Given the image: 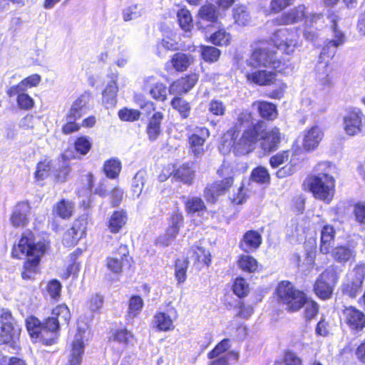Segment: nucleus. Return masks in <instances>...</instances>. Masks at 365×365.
<instances>
[{
	"instance_id": "nucleus-1",
	"label": "nucleus",
	"mask_w": 365,
	"mask_h": 365,
	"mask_svg": "<svg viewBox=\"0 0 365 365\" xmlns=\"http://www.w3.org/2000/svg\"><path fill=\"white\" fill-rule=\"evenodd\" d=\"M48 249V243L44 240H37L30 231L23 233L19 243L12 250L14 257L21 259L26 257L24 270L21 273L23 279H33L36 272L40 258Z\"/></svg>"
},
{
	"instance_id": "nucleus-2",
	"label": "nucleus",
	"mask_w": 365,
	"mask_h": 365,
	"mask_svg": "<svg viewBox=\"0 0 365 365\" xmlns=\"http://www.w3.org/2000/svg\"><path fill=\"white\" fill-rule=\"evenodd\" d=\"M259 135L258 124L246 129L242 134L236 130L227 131L222 137L220 149L224 154L232 149L236 155H247L254 150Z\"/></svg>"
},
{
	"instance_id": "nucleus-3",
	"label": "nucleus",
	"mask_w": 365,
	"mask_h": 365,
	"mask_svg": "<svg viewBox=\"0 0 365 365\" xmlns=\"http://www.w3.org/2000/svg\"><path fill=\"white\" fill-rule=\"evenodd\" d=\"M276 294L279 302L284 305L289 312L299 311L305 303V294L297 289L288 281H282L278 284Z\"/></svg>"
},
{
	"instance_id": "nucleus-4",
	"label": "nucleus",
	"mask_w": 365,
	"mask_h": 365,
	"mask_svg": "<svg viewBox=\"0 0 365 365\" xmlns=\"http://www.w3.org/2000/svg\"><path fill=\"white\" fill-rule=\"evenodd\" d=\"M312 176L309 179V190L316 199L329 203L334 195L335 180L329 177Z\"/></svg>"
},
{
	"instance_id": "nucleus-5",
	"label": "nucleus",
	"mask_w": 365,
	"mask_h": 365,
	"mask_svg": "<svg viewBox=\"0 0 365 365\" xmlns=\"http://www.w3.org/2000/svg\"><path fill=\"white\" fill-rule=\"evenodd\" d=\"M299 38L298 29H281L274 34L273 41L276 48L287 54H290L296 48L301 46Z\"/></svg>"
},
{
	"instance_id": "nucleus-6",
	"label": "nucleus",
	"mask_w": 365,
	"mask_h": 365,
	"mask_svg": "<svg viewBox=\"0 0 365 365\" xmlns=\"http://www.w3.org/2000/svg\"><path fill=\"white\" fill-rule=\"evenodd\" d=\"M250 64L253 66H272L281 71L280 64L276 56V51L270 46H260L254 50L250 59Z\"/></svg>"
},
{
	"instance_id": "nucleus-7",
	"label": "nucleus",
	"mask_w": 365,
	"mask_h": 365,
	"mask_svg": "<svg viewBox=\"0 0 365 365\" xmlns=\"http://www.w3.org/2000/svg\"><path fill=\"white\" fill-rule=\"evenodd\" d=\"M329 19L332 23L331 27L334 33V38L329 41L323 47L320 53V58H324L325 56L327 58H332L336 53V48L345 42V36L344 33L337 28L338 17L334 14H331L329 16Z\"/></svg>"
},
{
	"instance_id": "nucleus-8",
	"label": "nucleus",
	"mask_w": 365,
	"mask_h": 365,
	"mask_svg": "<svg viewBox=\"0 0 365 365\" xmlns=\"http://www.w3.org/2000/svg\"><path fill=\"white\" fill-rule=\"evenodd\" d=\"M128 253V247L121 245L110 257L107 258V267L113 273H120L123 267L129 264Z\"/></svg>"
},
{
	"instance_id": "nucleus-9",
	"label": "nucleus",
	"mask_w": 365,
	"mask_h": 365,
	"mask_svg": "<svg viewBox=\"0 0 365 365\" xmlns=\"http://www.w3.org/2000/svg\"><path fill=\"white\" fill-rule=\"evenodd\" d=\"M363 113L359 108L347 110L344 117V128L349 135H355L361 131Z\"/></svg>"
},
{
	"instance_id": "nucleus-10",
	"label": "nucleus",
	"mask_w": 365,
	"mask_h": 365,
	"mask_svg": "<svg viewBox=\"0 0 365 365\" xmlns=\"http://www.w3.org/2000/svg\"><path fill=\"white\" fill-rule=\"evenodd\" d=\"M143 89L157 101H165L167 98L166 86L154 76H148L144 79Z\"/></svg>"
},
{
	"instance_id": "nucleus-11",
	"label": "nucleus",
	"mask_w": 365,
	"mask_h": 365,
	"mask_svg": "<svg viewBox=\"0 0 365 365\" xmlns=\"http://www.w3.org/2000/svg\"><path fill=\"white\" fill-rule=\"evenodd\" d=\"M260 147L267 153L277 150L281 142V133L279 129L274 127L262 132L260 138Z\"/></svg>"
},
{
	"instance_id": "nucleus-12",
	"label": "nucleus",
	"mask_w": 365,
	"mask_h": 365,
	"mask_svg": "<svg viewBox=\"0 0 365 365\" xmlns=\"http://www.w3.org/2000/svg\"><path fill=\"white\" fill-rule=\"evenodd\" d=\"M86 230V222L84 219L75 220L72 227L64 234L63 238V243L68 247L75 245L85 235Z\"/></svg>"
},
{
	"instance_id": "nucleus-13",
	"label": "nucleus",
	"mask_w": 365,
	"mask_h": 365,
	"mask_svg": "<svg viewBox=\"0 0 365 365\" xmlns=\"http://www.w3.org/2000/svg\"><path fill=\"white\" fill-rule=\"evenodd\" d=\"M90 94L84 93L78 96L71 104L68 111V118L71 120H77L85 115L89 110Z\"/></svg>"
},
{
	"instance_id": "nucleus-14",
	"label": "nucleus",
	"mask_w": 365,
	"mask_h": 365,
	"mask_svg": "<svg viewBox=\"0 0 365 365\" xmlns=\"http://www.w3.org/2000/svg\"><path fill=\"white\" fill-rule=\"evenodd\" d=\"M200 133H193L189 137L190 152L195 158H201L205 153L204 144L209 136V130L207 128H200Z\"/></svg>"
},
{
	"instance_id": "nucleus-15",
	"label": "nucleus",
	"mask_w": 365,
	"mask_h": 365,
	"mask_svg": "<svg viewBox=\"0 0 365 365\" xmlns=\"http://www.w3.org/2000/svg\"><path fill=\"white\" fill-rule=\"evenodd\" d=\"M345 321L354 330L361 331L365 327L364 314L354 307H346L344 310Z\"/></svg>"
},
{
	"instance_id": "nucleus-16",
	"label": "nucleus",
	"mask_w": 365,
	"mask_h": 365,
	"mask_svg": "<svg viewBox=\"0 0 365 365\" xmlns=\"http://www.w3.org/2000/svg\"><path fill=\"white\" fill-rule=\"evenodd\" d=\"M324 138V133L317 125L312 126L304 134L302 146L306 151L314 150Z\"/></svg>"
},
{
	"instance_id": "nucleus-17",
	"label": "nucleus",
	"mask_w": 365,
	"mask_h": 365,
	"mask_svg": "<svg viewBox=\"0 0 365 365\" xmlns=\"http://www.w3.org/2000/svg\"><path fill=\"white\" fill-rule=\"evenodd\" d=\"M61 325L55 317H48L42 325L41 340L46 345L55 342L58 337L57 331Z\"/></svg>"
},
{
	"instance_id": "nucleus-18",
	"label": "nucleus",
	"mask_w": 365,
	"mask_h": 365,
	"mask_svg": "<svg viewBox=\"0 0 365 365\" xmlns=\"http://www.w3.org/2000/svg\"><path fill=\"white\" fill-rule=\"evenodd\" d=\"M29 213L30 206L27 202L18 203L15 206L10 218L12 225L16 227L25 226L29 221L28 216Z\"/></svg>"
},
{
	"instance_id": "nucleus-19",
	"label": "nucleus",
	"mask_w": 365,
	"mask_h": 365,
	"mask_svg": "<svg viewBox=\"0 0 365 365\" xmlns=\"http://www.w3.org/2000/svg\"><path fill=\"white\" fill-rule=\"evenodd\" d=\"M83 334L78 331L76 334L72 344V349L68 358V365H81L82 356L84 352Z\"/></svg>"
},
{
	"instance_id": "nucleus-20",
	"label": "nucleus",
	"mask_w": 365,
	"mask_h": 365,
	"mask_svg": "<svg viewBox=\"0 0 365 365\" xmlns=\"http://www.w3.org/2000/svg\"><path fill=\"white\" fill-rule=\"evenodd\" d=\"M246 77L249 81L259 86H269L274 83L276 81V73L267 70H259L253 73H248Z\"/></svg>"
},
{
	"instance_id": "nucleus-21",
	"label": "nucleus",
	"mask_w": 365,
	"mask_h": 365,
	"mask_svg": "<svg viewBox=\"0 0 365 365\" xmlns=\"http://www.w3.org/2000/svg\"><path fill=\"white\" fill-rule=\"evenodd\" d=\"M195 76H187L173 82L169 87L170 94L181 95L188 92L196 83Z\"/></svg>"
},
{
	"instance_id": "nucleus-22",
	"label": "nucleus",
	"mask_w": 365,
	"mask_h": 365,
	"mask_svg": "<svg viewBox=\"0 0 365 365\" xmlns=\"http://www.w3.org/2000/svg\"><path fill=\"white\" fill-rule=\"evenodd\" d=\"M261 244V235L257 231L249 230L244 235L240 247L243 251L249 252L257 249Z\"/></svg>"
},
{
	"instance_id": "nucleus-23",
	"label": "nucleus",
	"mask_w": 365,
	"mask_h": 365,
	"mask_svg": "<svg viewBox=\"0 0 365 365\" xmlns=\"http://www.w3.org/2000/svg\"><path fill=\"white\" fill-rule=\"evenodd\" d=\"M41 81V77L38 74H33L22 80L18 85L11 86L6 91L9 97L16 96L19 92L26 91L28 88L36 86Z\"/></svg>"
},
{
	"instance_id": "nucleus-24",
	"label": "nucleus",
	"mask_w": 365,
	"mask_h": 365,
	"mask_svg": "<svg viewBox=\"0 0 365 365\" xmlns=\"http://www.w3.org/2000/svg\"><path fill=\"white\" fill-rule=\"evenodd\" d=\"M305 16V6L299 5L282 14L279 21L280 24H292L302 21Z\"/></svg>"
},
{
	"instance_id": "nucleus-25",
	"label": "nucleus",
	"mask_w": 365,
	"mask_h": 365,
	"mask_svg": "<svg viewBox=\"0 0 365 365\" xmlns=\"http://www.w3.org/2000/svg\"><path fill=\"white\" fill-rule=\"evenodd\" d=\"M163 118V114L161 112H156L150 119L146 128V133L150 140H155L161 133L160 125Z\"/></svg>"
},
{
	"instance_id": "nucleus-26",
	"label": "nucleus",
	"mask_w": 365,
	"mask_h": 365,
	"mask_svg": "<svg viewBox=\"0 0 365 365\" xmlns=\"http://www.w3.org/2000/svg\"><path fill=\"white\" fill-rule=\"evenodd\" d=\"M335 236V230L331 225H325L321 231V243L319 250L324 254L327 255L330 252V249L332 247V242Z\"/></svg>"
},
{
	"instance_id": "nucleus-27",
	"label": "nucleus",
	"mask_w": 365,
	"mask_h": 365,
	"mask_svg": "<svg viewBox=\"0 0 365 365\" xmlns=\"http://www.w3.org/2000/svg\"><path fill=\"white\" fill-rule=\"evenodd\" d=\"M118 76L112 74L110 81L108 83L103 92V101L109 106H113L116 102V96L118 91L117 86Z\"/></svg>"
},
{
	"instance_id": "nucleus-28",
	"label": "nucleus",
	"mask_w": 365,
	"mask_h": 365,
	"mask_svg": "<svg viewBox=\"0 0 365 365\" xmlns=\"http://www.w3.org/2000/svg\"><path fill=\"white\" fill-rule=\"evenodd\" d=\"M331 253L335 261L344 264L355 257L356 252L349 246L340 245L333 248Z\"/></svg>"
},
{
	"instance_id": "nucleus-29",
	"label": "nucleus",
	"mask_w": 365,
	"mask_h": 365,
	"mask_svg": "<svg viewBox=\"0 0 365 365\" xmlns=\"http://www.w3.org/2000/svg\"><path fill=\"white\" fill-rule=\"evenodd\" d=\"M194 61L195 58L192 55L178 52L173 56L171 63L177 71L182 72L186 71Z\"/></svg>"
},
{
	"instance_id": "nucleus-30",
	"label": "nucleus",
	"mask_w": 365,
	"mask_h": 365,
	"mask_svg": "<svg viewBox=\"0 0 365 365\" xmlns=\"http://www.w3.org/2000/svg\"><path fill=\"white\" fill-rule=\"evenodd\" d=\"M316 79L323 87L330 88L333 86L332 77L327 62L319 63L316 67Z\"/></svg>"
},
{
	"instance_id": "nucleus-31",
	"label": "nucleus",
	"mask_w": 365,
	"mask_h": 365,
	"mask_svg": "<svg viewBox=\"0 0 365 365\" xmlns=\"http://www.w3.org/2000/svg\"><path fill=\"white\" fill-rule=\"evenodd\" d=\"M195 169L188 163H186L183 164L175 170L174 176L185 184L191 185L195 178Z\"/></svg>"
},
{
	"instance_id": "nucleus-32",
	"label": "nucleus",
	"mask_w": 365,
	"mask_h": 365,
	"mask_svg": "<svg viewBox=\"0 0 365 365\" xmlns=\"http://www.w3.org/2000/svg\"><path fill=\"white\" fill-rule=\"evenodd\" d=\"M334 287V286L331 284L318 277L315 282L314 289L319 297L327 299L331 297Z\"/></svg>"
},
{
	"instance_id": "nucleus-33",
	"label": "nucleus",
	"mask_w": 365,
	"mask_h": 365,
	"mask_svg": "<svg viewBox=\"0 0 365 365\" xmlns=\"http://www.w3.org/2000/svg\"><path fill=\"white\" fill-rule=\"evenodd\" d=\"M362 285L363 284L349 279L346 282L342 284V294L345 297L354 299L361 292Z\"/></svg>"
},
{
	"instance_id": "nucleus-34",
	"label": "nucleus",
	"mask_w": 365,
	"mask_h": 365,
	"mask_svg": "<svg viewBox=\"0 0 365 365\" xmlns=\"http://www.w3.org/2000/svg\"><path fill=\"white\" fill-rule=\"evenodd\" d=\"M205 209L206 206L200 197H189L185 202V210L188 214L200 213L205 211Z\"/></svg>"
},
{
	"instance_id": "nucleus-35",
	"label": "nucleus",
	"mask_w": 365,
	"mask_h": 365,
	"mask_svg": "<svg viewBox=\"0 0 365 365\" xmlns=\"http://www.w3.org/2000/svg\"><path fill=\"white\" fill-rule=\"evenodd\" d=\"M145 171L140 170L135 174L133 178L132 191L133 195H135L137 198H139L143 193V188L145 182ZM147 190L148 189L144 192V194L146 193Z\"/></svg>"
},
{
	"instance_id": "nucleus-36",
	"label": "nucleus",
	"mask_w": 365,
	"mask_h": 365,
	"mask_svg": "<svg viewBox=\"0 0 365 365\" xmlns=\"http://www.w3.org/2000/svg\"><path fill=\"white\" fill-rule=\"evenodd\" d=\"M258 112L263 118L272 120L277 117V112L274 104L267 102L256 103Z\"/></svg>"
},
{
	"instance_id": "nucleus-37",
	"label": "nucleus",
	"mask_w": 365,
	"mask_h": 365,
	"mask_svg": "<svg viewBox=\"0 0 365 365\" xmlns=\"http://www.w3.org/2000/svg\"><path fill=\"white\" fill-rule=\"evenodd\" d=\"M171 105L179 112L182 118L186 119L189 117L191 106L188 102L180 97H175L172 100Z\"/></svg>"
},
{
	"instance_id": "nucleus-38",
	"label": "nucleus",
	"mask_w": 365,
	"mask_h": 365,
	"mask_svg": "<svg viewBox=\"0 0 365 365\" xmlns=\"http://www.w3.org/2000/svg\"><path fill=\"white\" fill-rule=\"evenodd\" d=\"M52 317L58 319L60 325H67L71 319L70 311L66 305H59L53 309Z\"/></svg>"
},
{
	"instance_id": "nucleus-39",
	"label": "nucleus",
	"mask_w": 365,
	"mask_h": 365,
	"mask_svg": "<svg viewBox=\"0 0 365 365\" xmlns=\"http://www.w3.org/2000/svg\"><path fill=\"white\" fill-rule=\"evenodd\" d=\"M190 252V257L194 259L195 262L208 265L211 262L210 254L201 247H192Z\"/></svg>"
},
{
	"instance_id": "nucleus-40",
	"label": "nucleus",
	"mask_w": 365,
	"mask_h": 365,
	"mask_svg": "<svg viewBox=\"0 0 365 365\" xmlns=\"http://www.w3.org/2000/svg\"><path fill=\"white\" fill-rule=\"evenodd\" d=\"M125 223V215L123 212H115L110 218L108 227L111 232H119Z\"/></svg>"
},
{
	"instance_id": "nucleus-41",
	"label": "nucleus",
	"mask_w": 365,
	"mask_h": 365,
	"mask_svg": "<svg viewBox=\"0 0 365 365\" xmlns=\"http://www.w3.org/2000/svg\"><path fill=\"white\" fill-rule=\"evenodd\" d=\"M26 326L32 338H40L41 339L42 325L37 318L34 317H29L26 320Z\"/></svg>"
},
{
	"instance_id": "nucleus-42",
	"label": "nucleus",
	"mask_w": 365,
	"mask_h": 365,
	"mask_svg": "<svg viewBox=\"0 0 365 365\" xmlns=\"http://www.w3.org/2000/svg\"><path fill=\"white\" fill-rule=\"evenodd\" d=\"M157 327L161 331H169L174 328L170 317L164 312H159L155 316Z\"/></svg>"
},
{
	"instance_id": "nucleus-43",
	"label": "nucleus",
	"mask_w": 365,
	"mask_h": 365,
	"mask_svg": "<svg viewBox=\"0 0 365 365\" xmlns=\"http://www.w3.org/2000/svg\"><path fill=\"white\" fill-rule=\"evenodd\" d=\"M233 17L235 23L242 26L247 25L250 20L249 12L243 6L235 7L233 9Z\"/></svg>"
},
{
	"instance_id": "nucleus-44",
	"label": "nucleus",
	"mask_w": 365,
	"mask_h": 365,
	"mask_svg": "<svg viewBox=\"0 0 365 365\" xmlns=\"http://www.w3.org/2000/svg\"><path fill=\"white\" fill-rule=\"evenodd\" d=\"M339 271L337 266L331 265L328 267L319 277L324 281L335 286L339 280Z\"/></svg>"
},
{
	"instance_id": "nucleus-45",
	"label": "nucleus",
	"mask_w": 365,
	"mask_h": 365,
	"mask_svg": "<svg viewBox=\"0 0 365 365\" xmlns=\"http://www.w3.org/2000/svg\"><path fill=\"white\" fill-rule=\"evenodd\" d=\"M143 13V7L141 4H133L125 8L123 11L124 21H129L140 17Z\"/></svg>"
},
{
	"instance_id": "nucleus-46",
	"label": "nucleus",
	"mask_w": 365,
	"mask_h": 365,
	"mask_svg": "<svg viewBox=\"0 0 365 365\" xmlns=\"http://www.w3.org/2000/svg\"><path fill=\"white\" fill-rule=\"evenodd\" d=\"M335 170L334 165L328 162H322L317 165L315 167L316 175H313L314 177H319L321 178H324V177H329L330 178H334L332 174Z\"/></svg>"
},
{
	"instance_id": "nucleus-47",
	"label": "nucleus",
	"mask_w": 365,
	"mask_h": 365,
	"mask_svg": "<svg viewBox=\"0 0 365 365\" xmlns=\"http://www.w3.org/2000/svg\"><path fill=\"white\" fill-rule=\"evenodd\" d=\"M143 301L139 296H133L129 301L128 317L130 319L135 318L141 311Z\"/></svg>"
},
{
	"instance_id": "nucleus-48",
	"label": "nucleus",
	"mask_w": 365,
	"mask_h": 365,
	"mask_svg": "<svg viewBox=\"0 0 365 365\" xmlns=\"http://www.w3.org/2000/svg\"><path fill=\"white\" fill-rule=\"evenodd\" d=\"M158 53L159 56H163L164 51H174L178 49V42L170 38L167 37L163 38L160 41L158 42L157 45Z\"/></svg>"
},
{
	"instance_id": "nucleus-49",
	"label": "nucleus",
	"mask_w": 365,
	"mask_h": 365,
	"mask_svg": "<svg viewBox=\"0 0 365 365\" xmlns=\"http://www.w3.org/2000/svg\"><path fill=\"white\" fill-rule=\"evenodd\" d=\"M73 210V205L71 202L62 200L56 204L55 211L56 214L62 218H68L71 216Z\"/></svg>"
},
{
	"instance_id": "nucleus-50",
	"label": "nucleus",
	"mask_w": 365,
	"mask_h": 365,
	"mask_svg": "<svg viewBox=\"0 0 365 365\" xmlns=\"http://www.w3.org/2000/svg\"><path fill=\"white\" fill-rule=\"evenodd\" d=\"M121 169L120 163L115 159H111L106 161L104 164V171L110 178H116Z\"/></svg>"
},
{
	"instance_id": "nucleus-51",
	"label": "nucleus",
	"mask_w": 365,
	"mask_h": 365,
	"mask_svg": "<svg viewBox=\"0 0 365 365\" xmlns=\"http://www.w3.org/2000/svg\"><path fill=\"white\" fill-rule=\"evenodd\" d=\"M238 265L244 271L253 272L257 270V262L251 256L242 255L238 260Z\"/></svg>"
},
{
	"instance_id": "nucleus-52",
	"label": "nucleus",
	"mask_w": 365,
	"mask_h": 365,
	"mask_svg": "<svg viewBox=\"0 0 365 365\" xmlns=\"http://www.w3.org/2000/svg\"><path fill=\"white\" fill-rule=\"evenodd\" d=\"M251 178L258 183H267L270 179L267 170L262 166H258L252 170Z\"/></svg>"
},
{
	"instance_id": "nucleus-53",
	"label": "nucleus",
	"mask_w": 365,
	"mask_h": 365,
	"mask_svg": "<svg viewBox=\"0 0 365 365\" xmlns=\"http://www.w3.org/2000/svg\"><path fill=\"white\" fill-rule=\"evenodd\" d=\"M177 16L180 27L185 31H189L192 26V19L190 11L187 9H182L178 12Z\"/></svg>"
},
{
	"instance_id": "nucleus-54",
	"label": "nucleus",
	"mask_w": 365,
	"mask_h": 365,
	"mask_svg": "<svg viewBox=\"0 0 365 365\" xmlns=\"http://www.w3.org/2000/svg\"><path fill=\"white\" fill-rule=\"evenodd\" d=\"M220 53V51L215 47L208 46L202 47V56L205 61H216L219 58Z\"/></svg>"
},
{
	"instance_id": "nucleus-55",
	"label": "nucleus",
	"mask_w": 365,
	"mask_h": 365,
	"mask_svg": "<svg viewBox=\"0 0 365 365\" xmlns=\"http://www.w3.org/2000/svg\"><path fill=\"white\" fill-rule=\"evenodd\" d=\"M250 288L249 284L247 283L245 279L242 277H237L233 284V292L239 297H245L249 292Z\"/></svg>"
},
{
	"instance_id": "nucleus-56",
	"label": "nucleus",
	"mask_w": 365,
	"mask_h": 365,
	"mask_svg": "<svg viewBox=\"0 0 365 365\" xmlns=\"http://www.w3.org/2000/svg\"><path fill=\"white\" fill-rule=\"evenodd\" d=\"M188 267L187 259H178L175 262V277L179 283L184 282L186 279V272Z\"/></svg>"
},
{
	"instance_id": "nucleus-57",
	"label": "nucleus",
	"mask_w": 365,
	"mask_h": 365,
	"mask_svg": "<svg viewBox=\"0 0 365 365\" xmlns=\"http://www.w3.org/2000/svg\"><path fill=\"white\" fill-rule=\"evenodd\" d=\"M210 39L215 45L226 46L230 43V35L224 30H220L214 33Z\"/></svg>"
},
{
	"instance_id": "nucleus-58",
	"label": "nucleus",
	"mask_w": 365,
	"mask_h": 365,
	"mask_svg": "<svg viewBox=\"0 0 365 365\" xmlns=\"http://www.w3.org/2000/svg\"><path fill=\"white\" fill-rule=\"evenodd\" d=\"M0 337L4 343L9 342L14 335V326L12 322H4L0 324Z\"/></svg>"
},
{
	"instance_id": "nucleus-59",
	"label": "nucleus",
	"mask_w": 365,
	"mask_h": 365,
	"mask_svg": "<svg viewBox=\"0 0 365 365\" xmlns=\"http://www.w3.org/2000/svg\"><path fill=\"white\" fill-rule=\"evenodd\" d=\"M17 96V103L18 106L24 110H29L34 107V101L25 91L19 92Z\"/></svg>"
},
{
	"instance_id": "nucleus-60",
	"label": "nucleus",
	"mask_w": 365,
	"mask_h": 365,
	"mask_svg": "<svg viewBox=\"0 0 365 365\" xmlns=\"http://www.w3.org/2000/svg\"><path fill=\"white\" fill-rule=\"evenodd\" d=\"M51 168V161L44 160L38 163L36 171L35 173L36 178L38 180H43L48 175L49 171Z\"/></svg>"
},
{
	"instance_id": "nucleus-61",
	"label": "nucleus",
	"mask_w": 365,
	"mask_h": 365,
	"mask_svg": "<svg viewBox=\"0 0 365 365\" xmlns=\"http://www.w3.org/2000/svg\"><path fill=\"white\" fill-rule=\"evenodd\" d=\"M178 233L174 228H168L165 233L157 240V244L161 246H168L175 239Z\"/></svg>"
},
{
	"instance_id": "nucleus-62",
	"label": "nucleus",
	"mask_w": 365,
	"mask_h": 365,
	"mask_svg": "<svg viewBox=\"0 0 365 365\" xmlns=\"http://www.w3.org/2000/svg\"><path fill=\"white\" fill-rule=\"evenodd\" d=\"M351 275V278L350 279L363 284L365 279V264L362 262L358 263L353 269Z\"/></svg>"
},
{
	"instance_id": "nucleus-63",
	"label": "nucleus",
	"mask_w": 365,
	"mask_h": 365,
	"mask_svg": "<svg viewBox=\"0 0 365 365\" xmlns=\"http://www.w3.org/2000/svg\"><path fill=\"white\" fill-rule=\"evenodd\" d=\"M230 346V339H223L208 354V357L210 359H214L215 357L220 356V355L226 351Z\"/></svg>"
},
{
	"instance_id": "nucleus-64",
	"label": "nucleus",
	"mask_w": 365,
	"mask_h": 365,
	"mask_svg": "<svg viewBox=\"0 0 365 365\" xmlns=\"http://www.w3.org/2000/svg\"><path fill=\"white\" fill-rule=\"evenodd\" d=\"M200 15L202 19L210 21H216L217 17L216 9L213 5L202 6L200 10Z\"/></svg>"
}]
</instances>
